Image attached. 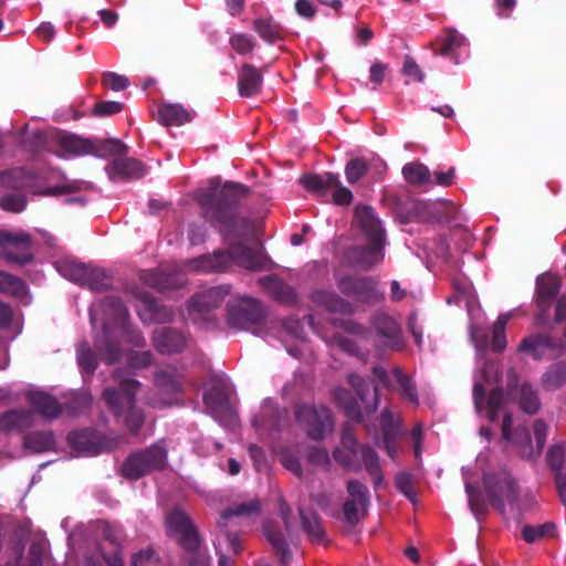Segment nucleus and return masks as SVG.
Here are the masks:
<instances>
[{
    "mask_svg": "<svg viewBox=\"0 0 566 566\" xmlns=\"http://www.w3.org/2000/svg\"><path fill=\"white\" fill-rule=\"evenodd\" d=\"M211 179L209 188L197 193L196 200L202 209L203 219L217 229L227 241L242 238L241 229H250L251 221L241 217V200L250 193L243 184L227 181L219 185Z\"/></svg>",
    "mask_w": 566,
    "mask_h": 566,
    "instance_id": "nucleus-1",
    "label": "nucleus"
},
{
    "mask_svg": "<svg viewBox=\"0 0 566 566\" xmlns=\"http://www.w3.org/2000/svg\"><path fill=\"white\" fill-rule=\"evenodd\" d=\"M112 376L118 382V387L105 388L103 399L109 411L123 421L127 430L137 434L145 421L144 410L136 406V394L140 382L134 378L124 377L122 370H115Z\"/></svg>",
    "mask_w": 566,
    "mask_h": 566,
    "instance_id": "nucleus-2",
    "label": "nucleus"
},
{
    "mask_svg": "<svg viewBox=\"0 0 566 566\" xmlns=\"http://www.w3.org/2000/svg\"><path fill=\"white\" fill-rule=\"evenodd\" d=\"M198 263L205 272H223L232 263L249 271H261L265 268L266 258L261 247L250 248L241 242H233L227 250H219L199 258Z\"/></svg>",
    "mask_w": 566,
    "mask_h": 566,
    "instance_id": "nucleus-3",
    "label": "nucleus"
},
{
    "mask_svg": "<svg viewBox=\"0 0 566 566\" xmlns=\"http://www.w3.org/2000/svg\"><path fill=\"white\" fill-rule=\"evenodd\" d=\"M104 315L102 333L94 338V348L107 365L116 363L122 350L119 344L111 337V324L124 323L128 316V311L122 298L115 295L105 296L101 302Z\"/></svg>",
    "mask_w": 566,
    "mask_h": 566,
    "instance_id": "nucleus-4",
    "label": "nucleus"
},
{
    "mask_svg": "<svg viewBox=\"0 0 566 566\" xmlns=\"http://www.w3.org/2000/svg\"><path fill=\"white\" fill-rule=\"evenodd\" d=\"M166 464L167 450L159 441L129 454L123 462L120 473L125 479L136 481L153 471L163 470Z\"/></svg>",
    "mask_w": 566,
    "mask_h": 566,
    "instance_id": "nucleus-5",
    "label": "nucleus"
},
{
    "mask_svg": "<svg viewBox=\"0 0 566 566\" xmlns=\"http://www.w3.org/2000/svg\"><path fill=\"white\" fill-rule=\"evenodd\" d=\"M486 497L500 514H505V505L517 506L518 485L506 470L483 474Z\"/></svg>",
    "mask_w": 566,
    "mask_h": 566,
    "instance_id": "nucleus-6",
    "label": "nucleus"
},
{
    "mask_svg": "<svg viewBox=\"0 0 566 566\" xmlns=\"http://www.w3.org/2000/svg\"><path fill=\"white\" fill-rule=\"evenodd\" d=\"M227 313L230 327L245 331L262 325L266 317L262 303L248 296L229 302Z\"/></svg>",
    "mask_w": 566,
    "mask_h": 566,
    "instance_id": "nucleus-7",
    "label": "nucleus"
},
{
    "mask_svg": "<svg viewBox=\"0 0 566 566\" xmlns=\"http://www.w3.org/2000/svg\"><path fill=\"white\" fill-rule=\"evenodd\" d=\"M336 284L342 294L364 304L375 305L384 300L378 281L371 276L343 275Z\"/></svg>",
    "mask_w": 566,
    "mask_h": 566,
    "instance_id": "nucleus-8",
    "label": "nucleus"
},
{
    "mask_svg": "<svg viewBox=\"0 0 566 566\" xmlns=\"http://www.w3.org/2000/svg\"><path fill=\"white\" fill-rule=\"evenodd\" d=\"M517 352L527 354L535 360L559 357L566 352V327L564 338L546 333L532 334L521 340Z\"/></svg>",
    "mask_w": 566,
    "mask_h": 566,
    "instance_id": "nucleus-9",
    "label": "nucleus"
},
{
    "mask_svg": "<svg viewBox=\"0 0 566 566\" xmlns=\"http://www.w3.org/2000/svg\"><path fill=\"white\" fill-rule=\"evenodd\" d=\"M295 419L313 440L323 439L333 426L331 411L325 406L297 405Z\"/></svg>",
    "mask_w": 566,
    "mask_h": 566,
    "instance_id": "nucleus-10",
    "label": "nucleus"
},
{
    "mask_svg": "<svg viewBox=\"0 0 566 566\" xmlns=\"http://www.w3.org/2000/svg\"><path fill=\"white\" fill-rule=\"evenodd\" d=\"M562 287V280L557 274L544 273L537 276L534 301L538 310L535 319L538 325L545 324L549 318V311Z\"/></svg>",
    "mask_w": 566,
    "mask_h": 566,
    "instance_id": "nucleus-11",
    "label": "nucleus"
},
{
    "mask_svg": "<svg viewBox=\"0 0 566 566\" xmlns=\"http://www.w3.org/2000/svg\"><path fill=\"white\" fill-rule=\"evenodd\" d=\"M261 510L260 502L258 500L250 501L247 503H240L234 507H228L223 510L220 514L219 520L217 521L218 534L216 537H219L220 541L224 538L229 547L232 549L234 554H240L243 551L241 544V536L238 532H231L228 528V521L233 516H244L250 515L252 513H258Z\"/></svg>",
    "mask_w": 566,
    "mask_h": 566,
    "instance_id": "nucleus-12",
    "label": "nucleus"
},
{
    "mask_svg": "<svg viewBox=\"0 0 566 566\" xmlns=\"http://www.w3.org/2000/svg\"><path fill=\"white\" fill-rule=\"evenodd\" d=\"M1 255L8 263L23 266L33 261L31 237L25 232L0 231Z\"/></svg>",
    "mask_w": 566,
    "mask_h": 566,
    "instance_id": "nucleus-13",
    "label": "nucleus"
},
{
    "mask_svg": "<svg viewBox=\"0 0 566 566\" xmlns=\"http://www.w3.org/2000/svg\"><path fill=\"white\" fill-rule=\"evenodd\" d=\"M67 442L70 448L82 457H94L111 450L107 438L91 429L70 432Z\"/></svg>",
    "mask_w": 566,
    "mask_h": 566,
    "instance_id": "nucleus-14",
    "label": "nucleus"
},
{
    "mask_svg": "<svg viewBox=\"0 0 566 566\" xmlns=\"http://www.w3.org/2000/svg\"><path fill=\"white\" fill-rule=\"evenodd\" d=\"M347 263L363 271H369L385 259V243L368 242L367 245H352L345 251Z\"/></svg>",
    "mask_w": 566,
    "mask_h": 566,
    "instance_id": "nucleus-15",
    "label": "nucleus"
},
{
    "mask_svg": "<svg viewBox=\"0 0 566 566\" xmlns=\"http://www.w3.org/2000/svg\"><path fill=\"white\" fill-rule=\"evenodd\" d=\"M203 402L219 421L233 422L235 412L230 403L229 394L224 385L217 384L203 394Z\"/></svg>",
    "mask_w": 566,
    "mask_h": 566,
    "instance_id": "nucleus-16",
    "label": "nucleus"
},
{
    "mask_svg": "<svg viewBox=\"0 0 566 566\" xmlns=\"http://www.w3.org/2000/svg\"><path fill=\"white\" fill-rule=\"evenodd\" d=\"M354 223L360 229L368 242H386L385 229L371 207L357 206L354 211Z\"/></svg>",
    "mask_w": 566,
    "mask_h": 566,
    "instance_id": "nucleus-17",
    "label": "nucleus"
},
{
    "mask_svg": "<svg viewBox=\"0 0 566 566\" xmlns=\"http://www.w3.org/2000/svg\"><path fill=\"white\" fill-rule=\"evenodd\" d=\"M371 325L380 337L384 347L391 350L403 348L401 329L392 317L385 313H377L371 318Z\"/></svg>",
    "mask_w": 566,
    "mask_h": 566,
    "instance_id": "nucleus-18",
    "label": "nucleus"
},
{
    "mask_svg": "<svg viewBox=\"0 0 566 566\" xmlns=\"http://www.w3.org/2000/svg\"><path fill=\"white\" fill-rule=\"evenodd\" d=\"M106 174L111 180H132L145 176L146 166L138 159L125 157V155L114 158L105 167Z\"/></svg>",
    "mask_w": 566,
    "mask_h": 566,
    "instance_id": "nucleus-19",
    "label": "nucleus"
},
{
    "mask_svg": "<svg viewBox=\"0 0 566 566\" xmlns=\"http://www.w3.org/2000/svg\"><path fill=\"white\" fill-rule=\"evenodd\" d=\"M153 345L163 355H172L182 352L187 346V337L174 327H159L153 333Z\"/></svg>",
    "mask_w": 566,
    "mask_h": 566,
    "instance_id": "nucleus-20",
    "label": "nucleus"
},
{
    "mask_svg": "<svg viewBox=\"0 0 566 566\" xmlns=\"http://www.w3.org/2000/svg\"><path fill=\"white\" fill-rule=\"evenodd\" d=\"M416 217L426 223H447L453 219L455 207L448 201H420L415 206Z\"/></svg>",
    "mask_w": 566,
    "mask_h": 566,
    "instance_id": "nucleus-21",
    "label": "nucleus"
},
{
    "mask_svg": "<svg viewBox=\"0 0 566 566\" xmlns=\"http://www.w3.org/2000/svg\"><path fill=\"white\" fill-rule=\"evenodd\" d=\"M238 93L241 97H253L261 93L263 74L250 63H243L238 71Z\"/></svg>",
    "mask_w": 566,
    "mask_h": 566,
    "instance_id": "nucleus-22",
    "label": "nucleus"
},
{
    "mask_svg": "<svg viewBox=\"0 0 566 566\" xmlns=\"http://www.w3.org/2000/svg\"><path fill=\"white\" fill-rule=\"evenodd\" d=\"M347 381L353 387L357 397L364 405V411L366 416L374 413L379 405L378 386L375 385L373 386V388H370L369 381H367L357 374H349L347 376Z\"/></svg>",
    "mask_w": 566,
    "mask_h": 566,
    "instance_id": "nucleus-23",
    "label": "nucleus"
},
{
    "mask_svg": "<svg viewBox=\"0 0 566 566\" xmlns=\"http://www.w3.org/2000/svg\"><path fill=\"white\" fill-rule=\"evenodd\" d=\"M311 300L313 303L324 307L331 313L353 315L356 311L355 306L349 301L333 291L316 290L312 292Z\"/></svg>",
    "mask_w": 566,
    "mask_h": 566,
    "instance_id": "nucleus-24",
    "label": "nucleus"
},
{
    "mask_svg": "<svg viewBox=\"0 0 566 566\" xmlns=\"http://www.w3.org/2000/svg\"><path fill=\"white\" fill-rule=\"evenodd\" d=\"M259 283L271 297L281 304L293 305L297 301L295 290L275 276L268 275L261 277Z\"/></svg>",
    "mask_w": 566,
    "mask_h": 566,
    "instance_id": "nucleus-25",
    "label": "nucleus"
},
{
    "mask_svg": "<svg viewBox=\"0 0 566 566\" xmlns=\"http://www.w3.org/2000/svg\"><path fill=\"white\" fill-rule=\"evenodd\" d=\"M27 399L34 411L43 418L55 419L62 412V405L57 399L44 391H31Z\"/></svg>",
    "mask_w": 566,
    "mask_h": 566,
    "instance_id": "nucleus-26",
    "label": "nucleus"
},
{
    "mask_svg": "<svg viewBox=\"0 0 566 566\" xmlns=\"http://www.w3.org/2000/svg\"><path fill=\"white\" fill-rule=\"evenodd\" d=\"M472 396L474 408L478 412H482L485 407L501 409L505 403L504 388L501 386L494 387L486 398L484 386L481 382H475Z\"/></svg>",
    "mask_w": 566,
    "mask_h": 566,
    "instance_id": "nucleus-27",
    "label": "nucleus"
},
{
    "mask_svg": "<svg viewBox=\"0 0 566 566\" xmlns=\"http://www.w3.org/2000/svg\"><path fill=\"white\" fill-rule=\"evenodd\" d=\"M303 187L318 197H325L339 184V176L333 172L310 174L301 178Z\"/></svg>",
    "mask_w": 566,
    "mask_h": 566,
    "instance_id": "nucleus-28",
    "label": "nucleus"
},
{
    "mask_svg": "<svg viewBox=\"0 0 566 566\" xmlns=\"http://www.w3.org/2000/svg\"><path fill=\"white\" fill-rule=\"evenodd\" d=\"M33 426V413L27 409H12L0 416V431H23Z\"/></svg>",
    "mask_w": 566,
    "mask_h": 566,
    "instance_id": "nucleus-29",
    "label": "nucleus"
},
{
    "mask_svg": "<svg viewBox=\"0 0 566 566\" xmlns=\"http://www.w3.org/2000/svg\"><path fill=\"white\" fill-rule=\"evenodd\" d=\"M158 122L164 126H181L192 120L195 113L180 104H163L158 107Z\"/></svg>",
    "mask_w": 566,
    "mask_h": 566,
    "instance_id": "nucleus-30",
    "label": "nucleus"
},
{
    "mask_svg": "<svg viewBox=\"0 0 566 566\" xmlns=\"http://www.w3.org/2000/svg\"><path fill=\"white\" fill-rule=\"evenodd\" d=\"M253 30L266 43L274 44L283 39L284 29L271 15H261L254 19Z\"/></svg>",
    "mask_w": 566,
    "mask_h": 566,
    "instance_id": "nucleus-31",
    "label": "nucleus"
},
{
    "mask_svg": "<svg viewBox=\"0 0 566 566\" xmlns=\"http://www.w3.org/2000/svg\"><path fill=\"white\" fill-rule=\"evenodd\" d=\"M35 180V175L33 171L23 168V167H15L12 169H9L7 171H3L0 175V184L3 187L11 188V189H24L30 186Z\"/></svg>",
    "mask_w": 566,
    "mask_h": 566,
    "instance_id": "nucleus-32",
    "label": "nucleus"
},
{
    "mask_svg": "<svg viewBox=\"0 0 566 566\" xmlns=\"http://www.w3.org/2000/svg\"><path fill=\"white\" fill-rule=\"evenodd\" d=\"M128 153V146L116 138L92 139L88 155L99 158H108L111 156H123Z\"/></svg>",
    "mask_w": 566,
    "mask_h": 566,
    "instance_id": "nucleus-33",
    "label": "nucleus"
},
{
    "mask_svg": "<svg viewBox=\"0 0 566 566\" xmlns=\"http://www.w3.org/2000/svg\"><path fill=\"white\" fill-rule=\"evenodd\" d=\"M513 398L517 401L520 409L527 415H535L541 409V399L537 389L530 382L521 384L518 392Z\"/></svg>",
    "mask_w": 566,
    "mask_h": 566,
    "instance_id": "nucleus-34",
    "label": "nucleus"
},
{
    "mask_svg": "<svg viewBox=\"0 0 566 566\" xmlns=\"http://www.w3.org/2000/svg\"><path fill=\"white\" fill-rule=\"evenodd\" d=\"M301 523L304 532L314 544L324 543L326 533L322 520L314 511L300 510Z\"/></svg>",
    "mask_w": 566,
    "mask_h": 566,
    "instance_id": "nucleus-35",
    "label": "nucleus"
},
{
    "mask_svg": "<svg viewBox=\"0 0 566 566\" xmlns=\"http://www.w3.org/2000/svg\"><path fill=\"white\" fill-rule=\"evenodd\" d=\"M142 279L149 286L157 289L159 291L178 289L185 284V279L180 274H167L157 271H150L144 273Z\"/></svg>",
    "mask_w": 566,
    "mask_h": 566,
    "instance_id": "nucleus-36",
    "label": "nucleus"
},
{
    "mask_svg": "<svg viewBox=\"0 0 566 566\" xmlns=\"http://www.w3.org/2000/svg\"><path fill=\"white\" fill-rule=\"evenodd\" d=\"M80 285L92 291L104 292L111 289L112 282L104 269L86 264Z\"/></svg>",
    "mask_w": 566,
    "mask_h": 566,
    "instance_id": "nucleus-37",
    "label": "nucleus"
},
{
    "mask_svg": "<svg viewBox=\"0 0 566 566\" xmlns=\"http://www.w3.org/2000/svg\"><path fill=\"white\" fill-rule=\"evenodd\" d=\"M359 457L361 458L366 471L371 478L374 488L377 489L384 481L382 470L377 452L370 446L364 444L359 449Z\"/></svg>",
    "mask_w": 566,
    "mask_h": 566,
    "instance_id": "nucleus-38",
    "label": "nucleus"
},
{
    "mask_svg": "<svg viewBox=\"0 0 566 566\" xmlns=\"http://www.w3.org/2000/svg\"><path fill=\"white\" fill-rule=\"evenodd\" d=\"M264 534L275 554L280 557V564L287 565L292 559V553L284 534L270 525L264 526Z\"/></svg>",
    "mask_w": 566,
    "mask_h": 566,
    "instance_id": "nucleus-39",
    "label": "nucleus"
},
{
    "mask_svg": "<svg viewBox=\"0 0 566 566\" xmlns=\"http://www.w3.org/2000/svg\"><path fill=\"white\" fill-rule=\"evenodd\" d=\"M60 147L74 156L88 155L92 139L83 138L74 134L62 133L57 136Z\"/></svg>",
    "mask_w": 566,
    "mask_h": 566,
    "instance_id": "nucleus-40",
    "label": "nucleus"
},
{
    "mask_svg": "<svg viewBox=\"0 0 566 566\" xmlns=\"http://www.w3.org/2000/svg\"><path fill=\"white\" fill-rule=\"evenodd\" d=\"M54 437L50 431H34L24 436L23 447L33 453H43L54 448Z\"/></svg>",
    "mask_w": 566,
    "mask_h": 566,
    "instance_id": "nucleus-41",
    "label": "nucleus"
},
{
    "mask_svg": "<svg viewBox=\"0 0 566 566\" xmlns=\"http://www.w3.org/2000/svg\"><path fill=\"white\" fill-rule=\"evenodd\" d=\"M542 386L547 391H554L566 384V363L558 361L549 366V368L541 377Z\"/></svg>",
    "mask_w": 566,
    "mask_h": 566,
    "instance_id": "nucleus-42",
    "label": "nucleus"
},
{
    "mask_svg": "<svg viewBox=\"0 0 566 566\" xmlns=\"http://www.w3.org/2000/svg\"><path fill=\"white\" fill-rule=\"evenodd\" d=\"M405 180L412 186H421L431 182V172L429 168L421 163H408L402 167Z\"/></svg>",
    "mask_w": 566,
    "mask_h": 566,
    "instance_id": "nucleus-43",
    "label": "nucleus"
},
{
    "mask_svg": "<svg viewBox=\"0 0 566 566\" xmlns=\"http://www.w3.org/2000/svg\"><path fill=\"white\" fill-rule=\"evenodd\" d=\"M165 524L169 536L178 534L181 531H188V528L195 525L190 516L178 507L167 513Z\"/></svg>",
    "mask_w": 566,
    "mask_h": 566,
    "instance_id": "nucleus-44",
    "label": "nucleus"
},
{
    "mask_svg": "<svg viewBox=\"0 0 566 566\" xmlns=\"http://www.w3.org/2000/svg\"><path fill=\"white\" fill-rule=\"evenodd\" d=\"M441 46L439 50L434 51L436 55H450L458 48L464 44V36L454 28H446L438 39Z\"/></svg>",
    "mask_w": 566,
    "mask_h": 566,
    "instance_id": "nucleus-45",
    "label": "nucleus"
},
{
    "mask_svg": "<svg viewBox=\"0 0 566 566\" xmlns=\"http://www.w3.org/2000/svg\"><path fill=\"white\" fill-rule=\"evenodd\" d=\"M76 360L82 371L90 376L97 369L98 361L96 354L87 342H82L77 345Z\"/></svg>",
    "mask_w": 566,
    "mask_h": 566,
    "instance_id": "nucleus-46",
    "label": "nucleus"
},
{
    "mask_svg": "<svg viewBox=\"0 0 566 566\" xmlns=\"http://www.w3.org/2000/svg\"><path fill=\"white\" fill-rule=\"evenodd\" d=\"M392 376L395 377L397 384L400 386V395L403 399H407L411 403H418V391L412 378L405 374L400 367L392 368Z\"/></svg>",
    "mask_w": 566,
    "mask_h": 566,
    "instance_id": "nucleus-47",
    "label": "nucleus"
},
{
    "mask_svg": "<svg viewBox=\"0 0 566 566\" xmlns=\"http://www.w3.org/2000/svg\"><path fill=\"white\" fill-rule=\"evenodd\" d=\"M86 264L71 259H62L55 262L56 271L69 281L81 283Z\"/></svg>",
    "mask_w": 566,
    "mask_h": 566,
    "instance_id": "nucleus-48",
    "label": "nucleus"
},
{
    "mask_svg": "<svg viewBox=\"0 0 566 566\" xmlns=\"http://www.w3.org/2000/svg\"><path fill=\"white\" fill-rule=\"evenodd\" d=\"M346 491L348 499L346 501H354L360 504L363 510H368L370 505V494L368 488L358 480H348L346 483Z\"/></svg>",
    "mask_w": 566,
    "mask_h": 566,
    "instance_id": "nucleus-49",
    "label": "nucleus"
},
{
    "mask_svg": "<svg viewBox=\"0 0 566 566\" xmlns=\"http://www.w3.org/2000/svg\"><path fill=\"white\" fill-rule=\"evenodd\" d=\"M400 436V427L394 426L388 428H381V440L377 438L376 444L382 448L389 458L392 460L397 457V442Z\"/></svg>",
    "mask_w": 566,
    "mask_h": 566,
    "instance_id": "nucleus-50",
    "label": "nucleus"
},
{
    "mask_svg": "<svg viewBox=\"0 0 566 566\" xmlns=\"http://www.w3.org/2000/svg\"><path fill=\"white\" fill-rule=\"evenodd\" d=\"M511 315L503 313L499 315L497 319L493 325L492 339H491V349L495 353H501L506 348V335L505 327L507 322L510 321Z\"/></svg>",
    "mask_w": 566,
    "mask_h": 566,
    "instance_id": "nucleus-51",
    "label": "nucleus"
},
{
    "mask_svg": "<svg viewBox=\"0 0 566 566\" xmlns=\"http://www.w3.org/2000/svg\"><path fill=\"white\" fill-rule=\"evenodd\" d=\"M0 292L12 296H23L27 293V284L18 276L0 271Z\"/></svg>",
    "mask_w": 566,
    "mask_h": 566,
    "instance_id": "nucleus-52",
    "label": "nucleus"
},
{
    "mask_svg": "<svg viewBox=\"0 0 566 566\" xmlns=\"http://www.w3.org/2000/svg\"><path fill=\"white\" fill-rule=\"evenodd\" d=\"M556 535V524L546 522L538 526L525 525L522 530L523 539L527 543H534L544 537H554Z\"/></svg>",
    "mask_w": 566,
    "mask_h": 566,
    "instance_id": "nucleus-53",
    "label": "nucleus"
},
{
    "mask_svg": "<svg viewBox=\"0 0 566 566\" xmlns=\"http://www.w3.org/2000/svg\"><path fill=\"white\" fill-rule=\"evenodd\" d=\"M180 547L186 553H196L199 551L201 545V536L196 525L188 528V531H181L178 534L172 535Z\"/></svg>",
    "mask_w": 566,
    "mask_h": 566,
    "instance_id": "nucleus-54",
    "label": "nucleus"
},
{
    "mask_svg": "<svg viewBox=\"0 0 566 566\" xmlns=\"http://www.w3.org/2000/svg\"><path fill=\"white\" fill-rule=\"evenodd\" d=\"M180 547L186 553H196L199 551L201 545V536L196 525L188 528V531H181L178 534L172 535Z\"/></svg>",
    "mask_w": 566,
    "mask_h": 566,
    "instance_id": "nucleus-55",
    "label": "nucleus"
},
{
    "mask_svg": "<svg viewBox=\"0 0 566 566\" xmlns=\"http://www.w3.org/2000/svg\"><path fill=\"white\" fill-rule=\"evenodd\" d=\"M146 310L150 313V317L156 323H168L174 319L175 313L174 311L163 304H159L153 297L145 298Z\"/></svg>",
    "mask_w": 566,
    "mask_h": 566,
    "instance_id": "nucleus-56",
    "label": "nucleus"
},
{
    "mask_svg": "<svg viewBox=\"0 0 566 566\" xmlns=\"http://www.w3.org/2000/svg\"><path fill=\"white\" fill-rule=\"evenodd\" d=\"M465 492L468 494L469 506L476 516L484 515L488 512V504L479 489L471 483H465Z\"/></svg>",
    "mask_w": 566,
    "mask_h": 566,
    "instance_id": "nucleus-57",
    "label": "nucleus"
},
{
    "mask_svg": "<svg viewBox=\"0 0 566 566\" xmlns=\"http://www.w3.org/2000/svg\"><path fill=\"white\" fill-rule=\"evenodd\" d=\"M359 449H355V451H349L344 448H337L334 451V459L337 463L343 465L346 470L358 472L361 469L360 462L358 460Z\"/></svg>",
    "mask_w": 566,
    "mask_h": 566,
    "instance_id": "nucleus-58",
    "label": "nucleus"
},
{
    "mask_svg": "<svg viewBox=\"0 0 566 566\" xmlns=\"http://www.w3.org/2000/svg\"><path fill=\"white\" fill-rule=\"evenodd\" d=\"M216 310L207 302L201 300L199 294L192 296L190 305H189V315L193 321H197L200 316L205 318L208 323L212 324L214 322L211 313Z\"/></svg>",
    "mask_w": 566,
    "mask_h": 566,
    "instance_id": "nucleus-59",
    "label": "nucleus"
},
{
    "mask_svg": "<svg viewBox=\"0 0 566 566\" xmlns=\"http://www.w3.org/2000/svg\"><path fill=\"white\" fill-rule=\"evenodd\" d=\"M368 510H363L360 504L354 501H346L343 504V520L344 523L354 527L360 523L367 515Z\"/></svg>",
    "mask_w": 566,
    "mask_h": 566,
    "instance_id": "nucleus-60",
    "label": "nucleus"
},
{
    "mask_svg": "<svg viewBox=\"0 0 566 566\" xmlns=\"http://www.w3.org/2000/svg\"><path fill=\"white\" fill-rule=\"evenodd\" d=\"M368 165L363 158H355L349 160L345 167L346 179L349 184L357 182L361 177L366 175Z\"/></svg>",
    "mask_w": 566,
    "mask_h": 566,
    "instance_id": "nucleus-61",
    "label": "nucleus"
},
{
    "mask_svg": "<svg viewBox=\"0 0 566 566\" xmlns=\"http://www.w3.org/2000/svg\"><path fill=\"white\" fill-rule=\"evenodd\" d=\"M231 48L240 55L251 53L255 48L253 38L245 33H237L230 38Z\"/></svg>",
    "mask_w": 566,
    "mask_h": 566,
    "instance_id": "nucleus-62",
    "label": "nucleus"
},
{
    "mask_svg": "<svg viewBox=\"0 0 566 566\" xmlns=\"http://www.w3.org/2000/svg\"><path fill=\"white\" fill-rule=\"evenodd\" d=\"M0 207L9 212L19 213L27 207V199L20 193H8L0 198Z\"/></svg>",
    "mask_w": 566,
    "mask_h": 566,
    "instance_id": "nucleus-63",
    "label": "nucleus"
},
{
    "mask_svg": "<svg viewBox=\"0 0 566 566\" xmlns=\"http://www.w3.org/2000/svg\"><path fill=\"white\" fill-rule=\"evenodd\" d=\"M124 104L116 101H102L94 105L92 114L96 117H106L123 111Z\"/></svg>",
    "mask_w": 566,
    "mask_h": 566,
    "instance_id": "nucleus-64",
    "label": "nucleus"
}]
</instances>
